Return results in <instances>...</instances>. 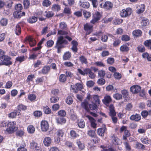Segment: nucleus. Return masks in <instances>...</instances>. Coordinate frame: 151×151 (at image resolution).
<instances>
[{
	"label": "nucleus",
	"instance_id": "338daca9",
	"mask_svg": "<svg viewBox=\"0 0 151 151\" xmlns=\"http://www.w3.org/2000/svg\"><path fill=\"white\" fill-rule=\"evenodd\" d=\"M97 83L100 85H104L105 83V80L104 78H100L98 80Z\"/></svg>",
	"mask_w": 151,
	"mask_h": 151
},
{
	"label": "nucleus",
	"instance_id": "6e6552de",
	"mask_svg": "<svg viewBox=\"0 0 151 151\" xmlns=\"http://www.w3.org/2000/svg\"><path fill=\"white\" fill-rule=\"evenodd\" d=\"M93 25L87 23L84 26L85 30L86 32V35L89 34L92 31Z\"/></svg>",
	"mask_w": 151,
	"mask_h": 151
},
{
	"label": "nucleus",
	"instance_id": "7ed1b4c3",
	"mask_svg": "<svg viewBox=\"0 0 151 151\" xmlns=\"http://www.w3.org/2000/svg\"><path fill=\"white\" fill-rule=\"evenodd\" d=\"M90 95L88 94L86 99H85L83 102L81 103V106L82 108H84L85 110L88 111H89V101H90Z\"/></svg>",
	"mask_w": 151,
	"mask_h": 151
},
{
	"label": "nucleus",
	"instance_id": "5fc2aeb1",
	"mask_svg": "<svg viewBox=\"0 0 151 151\" xmlns=\"http://www.w3.org/2000/svg\"><path fill=\"white\" fill-rule=\"evenodd\" d=\"M105 73L104 71L101 70L98 71V76L101 78H103L105 76Z\"/></svg>",
	"mask_w": 151,
	"mask_h": 151
},
{
	"label": "nucleus",
	"instance_id": "9b49d317",
	"mask_svg": "<svg viewBox=\"0 0 151 151\" xmlns=\"http://www.w3.org/2000/svg\"><path fill=\"white\" fill-rule=\"evenodd\" d=\"M26 42H28L31 47L34 46L36 44V41L34 40L30 36H29L27 37L26 38Z\"/></svg>",
	"mask_w": 151,
	"mask_h": 151
},
{
	"label": "nucleus",
	"instance_id": "0eeeda50",
	"mask_svg": "<svg viewBox=\"0 0 151 151\" xmlns=\"http://www.w3.org/2000/svg\"><path fill=\"white\" fill-rule=\"evenodd\" d=\"M101 17V15L99 12H95L93 15V19L90 22L93 24H94L100 20Z\"/></svg>",
	"mask_w": 151,
	"mask_h": 151
},
{
	"label": "nucleus",
	"instance_id": "37998d69",
	"mask_svg": "<svg viewBox=\"0 0 151 151\" xmlns=\"http://www.w3.org/2000/svg\"><path fill=\"white\" fill-rule=\"evenodd\" d=\"M149 23L148 19L147 18H143L141 21V24L143 26H145Z\"/></svg>",
	"mask_w": 151,
	"mask_h": 151
},
{
	"label": "nucleus",
	"instance_id": "774afa93",
	"mask_svg": "<svg viewBox=\"0 0 151 151\" xmlns=\"http://www.w3.org/2000/svg\"><path fill=\"white\" fill-rule=\"evenodd\" d=\"M144 44L146 46L150 47L151 46V40H149L145 41Z\"/></svg>",
	"mask_w": 151,
	"mask_h": 151
},
{
	"label": "nucleus",
	"instance_id": "4be33fe9",
	"mask_svg": "<svg viewBox=\"0 0 151 151\" xmlns=\"http://www.w3.org/2000/svg\"><path fill=\"white\" fill-rule=\"evenodd\" d=\"M104 8L107 9H110L113 7V4L111 2L106 1L104 3Z\"/></svg>",
	"mask_w": 151,
	"mask_h": 151
},
{
	"label": "nucleus",
	"instance_id": "f8f14e48",
	"mask_svg": "<svg viewBox=\"0 0 151 151\" xmlns=\"http://www.w3.org/2000/svg\"><path fill=\"white\" fill-rule=\"evenodd\" d=\"M52 141V139L50 137H45L44 139L43 143L45 146L48 147L50 145Z\"/></svg>",
	"mask_w": 151,
	"mask_h": 151
},
{
	"label": "nucleus",
	"instance_id": "f3484780",
	"mask_svg": "<svg viewBox=\"0 0 151 151\" xmlns=\"http://www.w3.org/2000/svg\"><path fill=\"white\" fill-rule=\"evenodd\" d=\"M141 117L140 115L136 114L132 115L130 117V119L132 120L138 121L141 119Z\"/></svg>",
	"mask_w": 151,
	"mask_h": 151
},
{
	"label": "nucleus",
	"instance_id": "09e8293b",
	"mask_svg": "<svg viewBox=\"0 0 151 151\" xmlns=\"http://www.w3.org/2000/svg\"><path fill=\"white\" fill-rule=\"evenodd\" d=\"M39 52L38 54L34 52L32 54L30 55L29 56V58L31 59H35L37 57L38 54H40Z\"/></svg>",
	"mask_w": 151,
	"mask_h": 151
},
{
	"label": "nucleus",
	"instance_id": "c85d7f7f",
	"mask_svg": "<svg viewBox=\"0 0 151 151\" xmlns=\"http://www.w3.org/2000/svg\"><path fill=\"white\" fill-rule=\"evenodd\" d=\"M60 6L58 4H54L52 6V9L53 11L58 12L60 10Z\"/></svg>",
	"mask_w": 151,
	"mask_h": 151
},
{
	"label": "nucleus",
	"instance_id": "f704fd0d",
	"mask_svg": "<svg viewBox=\"0 0 151 151\" xmlns=\"http://www.w3.org/2000/svg\"><path fill=\"white\" fill-rule=\"evenodd\" d=\"M58 100L59 98L56 95L52 96V95L51 97L50 98V101L52 103L56 102Z\"/></svg>",
	"mask_w": 151,
	"mask_h": 151
},
{
	"label": "nucleus",
	"instance_id": "9d476101",
	"mask_svg": "<svg viewBox=\"0 0 151 151\" xmlns=\"http://www.w3.org/2000/svg\"><path fill=\"white\" fill-rule=\"evenodd\" d=\"M131 91L134 93H138L141 90V87L138 85H134L130 88Z\"/></svg>",
	"mask_w": 151,
	"mask_h": 151
},
{
	"label": "nucleus",
	"instance_id": "6ab92c4d",
	"mask_svg": "<svg viewBox=\"0 0 151 151\" xmlns=\"http://www.w3.org/2000/svg\"><path fill=\"white\" fill-rule=\"evenodd\" d=\"M18 128L16 127H8L6 129V131L8 133L12 134L17 130Z\"/></svg>",
	"mask_w": 151,
	"mask_h": 151
},
{
	"label": "nucleus",
	"instance_id": "8fccbe9b",
	"mask_svg": "<svg viewBox=\"0 0 151 151\" xmlns=\"http://www.w3.org/2000/svg\"><path fill=\"white\" fill-rule=\"evenodd\" d=\"M22 9V5L20 4H17L15 7V9L16 11L18 12H21V11Z\"/></svg>",
	"mask_w": 151,
	"mask_h": 151
},
{
	"label": "nucleus",
	"instance_id": "a878e982",
	"mask_svg": "<svg viewBox=\"0 0 151 151\" xmlns=\"http://www.w3.org/2000/svg\"><path fill=\"white\" fill-rule=\"evenodd\" d=\"M71 57V54L69 52H65L63 56V59L64 60H69Z\"/></svg>",
	"mask_w": 151,
	"mask_h": 151
},
{
	"label": "nucleus",
	"instance_id": "49530a36",
	"mask_svg": "<svg viewBox=\"0 0 151 151\" xmlns=\"http://www.w3.org/2000/svg\"><path fill=\"white\" fill-rule=\"evenodd\" d=\"M78 127L81 128H84L85 127V124L84 121L83 120H81L78 123Z\"/></svg>",
	"mask_w": 151,
	"mask_h": 151
},
{
	"label": "nucleus",
	"instance_id": "39448f33",
	"mask_svg": "<svg viewBox=\"0 0 151 151\" xmlns=\"http://www.w3.org/2000/svg\"><path fill=\"white\" fill-rule=\"evenodd\" d=\"M40 127L42 131L45 132L47 131L49 128L48 122L45 120L42 121L40 123Z\"/></svg>",
	"mask_w": 151,
	"mask_h": 151
},
{
	"label": "nucleus",
	"instance_id": "72a5a7b5",
	"mask_svg": "<svg viewBox=\"0 0 151 151\" xmlns=\"http://www.w3.org/2000/svg\"><path fill=\"white\" fill-rule=\"evenodd\" d=\"M112 139L113 143L115 145H119L121 143L119 141L118 138L117 137H115L114 135L112 137Z\"/></svg>",
	"mask_w": 151,
	"mask_h": 151
},
{
	"label": "nucleus",
	"instance_id": "20e7f679",
	"mask_svg": "<svg viewBox=\"0 0 151 151\" xmlns=\"http://www.w3.org/2000/svg\"><path fill=\"white\" fill-rule=\"evenodd\" d=\"M132 9L130 8H127L126 9H123L120 12V15L122 17H126L131 15Z\"/></svg>",
	"mask_w": 151,
	"mask_h": 151
},
{
	"label": "nucleus",
	"instance_id": "a18cd8bd",
	"mask_svg": "<svg viewBox=\"0 0 151 151\" xmlns=\"http://www.w3.org/2000/svg\"><path fill=\"white\" fill-rule=\"evenodd\" d=\"M43 110L44 112L46 114H48L51 112V109L47 106H44Z\"/></svg>",
	"mask_w": 151,
	"mask_h": 151
},
{
	"label": "nucleus",
	"instance_id": "dca6fc26",
	"mask_svg": "<svg viewBox=\"0 0 151 151\" xmlns=\"http://www.w3.org/2000/svg\"><path fill=\"white\" fill-rule=\"evenodd\" d=\"M106 130V128L105 126L102 128H100L97 129L98 134L101 136H103L104 135L105 132Z\"/></svg>",
	"mask_w": 151,
	"mask_h": 151
},
{
	"label": "nucleus",
	"instance_id": "cd10ccee",
	"mask_svg": "<svg viewBox=\"0 0 151 151\" xmlns=\"http://www.w3.org/2000/svg\"><path fill=\"white\" fill-rule=\"evenodd\" d=\"M80 5L82 7L85 8H88L90 6V4L88 2H80L79 3Z\"/></svg>",
	"mask_w": 151,
	"mask_h": 151
},
{
	"label": "nucleus",
	"instance_id": "7c9ffc66",
	"mask_svg": "<svg viewBox=\"0 0 151 151\" xmlns=\"http://www.w3.org/2000/svg\"><path fill=\"white\" fill-rule=\"evenodd\" d=\"M64 133V132L63 130L62 129H58L55 133V135L60 137H62Z\"/></svg>",
	"mask_w": 151,
	"mask_h": 151
},
{
	"label": "nucleus",
	"instance_id": "e2e57ef3",
	"mask_svg": "<svg viewBox=\"0 0 151 151\" xmlns=\"http://www.w3.org/2000/svg\"><path fill=\"white\" fill-rule=\"evenodd\" d=\"M16 123L15 122L12 121L9 122L7 124V125L8 127L11 128V127H16Z\"/></svg>",
	"mask_w": 151,
	"mask_h": 151
},
{
	"label": "nucleus",
	"instance_id": "ea45409f",
	"mask_svg": "<svg viewBox=\"0 0 151 151\" xmlns=\"http://www.w3.org/2000/svg\"><path fill=\"white\" fill-rule=\"evenodd\" d=\"M51 4V2L49 0H44L42 3V5L46 7L49 6Z\"/></svg>",
	"mask_w": 151,
	"mask_h": 151
},
{
	"label": "nucleus",
	"instance_id": "423d86ee",
	"mask_svg": "<svg viewBox=\"0 0 151 151\" xmlns=\"http://www.w3.org/2000/svg\"><path fill=\"white\" fill-rule=\"evenodd\" d=\"M71 87L73 91L75 93H77L78 90L81 91L83 88L82 84L80 83H76L75 86L71 85Z\"/></svg>",
	"mask_w": 151,
	"mask_h": 151
},
{
	"label": "nucleus",
	"instance_id": "a211bd4d",
	"mask_svg": "<svg viewBox=\"0 0 151 151\" xmlns=\"http://www.w3.org/2000/svg\"><path fill=\"white\" fill-rule=\"evenodd\" d=\"M141 142L143 143L148 145L151 142V140L147 137H143L141 139Z\"/></svg>",
	"mask_w": 151,
	"mask_h": 151
},
{
	"label": "nucleus",
	"instance_id": "aec40b11",
	"mask_svg": "<svg viewBox=\"0 0 151 151\" xmlns=\"http://www.w3.org/2000/svg\"><path fill=\"white\" fill-rule=\"evenodd\" d=\"M50 68L49 66H45L43 67L41 72V73L43 74H47L50 71Z\"/></svg>",
	"mask_w": 151,
	"mask_h": 151
},
{
	"label": "nucleus",
	"instance_id": "393cba45",
	"mask_svg": "<svg viewBox=\"0 0 151 151\" xmlns=\"http://www.w3.org/2000/svg\"><path fill=\"white\" fill-rule=\"evenodd\" d=\"M24 129L22 128L20 129H18L16 132V135L20 137L23 136L24 134Z\"/></svg>",
	"mask_w": 151,
	"mask_h": 151
},
{
	"label": "nucleus",
	"instance_id": "2eb2a0df",
	"mask_svg": "<svg viewBox=\"0 0 151 151\" xmlns=\"http://www.w3.org/2000/svg\"><path fill=\"white\" fill-rule=\"evenodd\" d=\"M91 70L89 68H85L83 70H82L80 69H78V72L83 75H85V74H89V73L91 72Z\"/></svg>",
	"mask_w": 151,
	"mask_h": 151
},
{
	"label": "nucleus",
	"instance_id": "0e129e2a",
	"mask_svg": "<svg viewBox=\"0 0 151 151\" xmlns=\"http://www.w3.org/2000/svg\"><path fill=\"white\" fill-rule=\"evenodd\" d=\"M0 23L2 26H4L6 25L7 23V19L5 18L2 19L0 21Z\"/></svg>",
	"mask_w": 151,
	"mask_h": 151
},
{
	"label": "nucleus",
	"instance_id": "412c9836",
	"mask_svg": "<svg viewBox=\"0 0 151 151\" xmlns=\"http://www.w3.org/2000/svg\"><path fill=\"white\" fill-rule=\"evenodd\" d=\"M109 115L111 116H115L116 115V112L114 109V107L113 105H110L109 107Z\"/></svg>",
	"mask_w": 151,
	"mask_h": 151
},
{
	"label": "nucleus",
	"instance_id": "58836bf2",
	"mask_svg": "<svg viewBox=\"0 0 151 151\" xmlns=\"http://www.w3.org/2000/svg\"><path fill=\"white\" fill-rule=\"evenodd\" d=\"M120 50L122 52H128L129 50V48L126 45H123L120 47Z\"/></svg>",
	"mask_w": 151,
	"mask_h": 151
},
{
	"label": "nucleus",
	"instance_id": "f257e3e1",
	"mask_svg": "<svg viewBox=\"0 0 151 151\" xmlns=\"http://www.w3.org/2000/svg\"><path fill=\"white\" fill-rule=\"evenodd\" d=\"M67 40L64 39V37L61 36L58 37L55 47L57 49H61L64 47L63 44H67Z\"/></svg>",
	"mask_w": 151,
	"mask_h": 151
},
{
	"label": "nucleus",
	"instance_id": "c9c22d12",
	"mask_svg": "<svg viewBox=\"0 0 151 151\" xmlns=\"http://www.w3.org/2000/svg\"><path fill=\"white\" fill-rule=\"evenodd\" d=\"M70 134L71 138L74 139L78 137V135L74 131L72 130L70 131Z\"/></svg>",
	"mask_w": 151,
	"mask_h": 151
},
{
	"label": "nucleus",
	"instance_id": "13d9d810",
	"mask_svg": "<svg viewBox=\"0 0 151 151\" xmlns=\"http://www.w3.org/2000/svg\"><path fill=\"white\" fill-rule=\"evenodd\" d=\"M83 15L86 18H88L91 16L90 12L86 11H83Z\"/></svg>",
	"mask_w": 151,
	"mask_h": 151
},
{
	"label": "nucleus",
	"instance_id": "4d7b16f0",
	"mask_svg": "<svg viewBox=\"0 0 151 151\" xmlns=\"http://www.w3.org/2000/svg\"><path fill=\"white\" fill-rule=\"evenodd\" d=\"M73 102V99L70 96H68L66 100V103L68 104H71Z\"/></svg>",
	"mask_w": 151,
	"mask_h": 151
},
{
	"label": "nucleus",
	"instance_id": "4468645a",
	"mask_svg": "<svg viewBox=\"0 0 151 151\" xmlns=\"http://www.w3.org/2000/svg\"><path fill=\"white\" fill-rule=\"evenodd\" d=\"M111 101V97L109 96H106L104 97V99L102 100L103 103L106 106H108L109 103Z\"/></svg>",
	"mask_w": 151,
	"mask_h": 151
},
{
	"label": "nucleus",
	"instance_id": "052dcab7",
	"mask_svg": "<svg viewBox=\"0 0 151 151\" xmlns=\"http://www.w3.org/2000/svg\"><path fill=\"white\" fill-rule=\"evenodd\" d=\"M129 37L127 35H124L122 36V41H128L130 40Z\"/></svg>",
	"mask_w": 151,
	"mask_h": 151
},
{
	"label": "nucleus",
	"instance_id": "de8ad7c7",
	"mask_svg": "<svg viewBox=\"0 0 151 151\" xmlns=\"http://www.w3.org/2000/svg\"><path fill=\"white\" fill-rule=\"evenodd\" d=\"M28 98L31 101H35L36 98V96L34 94H30L28 96Z\"/></svg>",
	"mask_w": 151,
	"mask_h": 151
},
{
	"label": "nucleus",
	"instance_id": "bf43d9fd",
	"mask_svg": "<svg viewBox=\"0 0 151 151\" xmlns=\"http://www.w3.org/2000/svg\"><path fill=\"white\" fill-rule=\"evenodd\" d=\"M121 42L120 40L119 39H115L114 41L113 45L115 47L117 46L120 44Z\"/></svg>",
	"mask_w": 151,
	"mask_h": 151
},
{
	"label": "nucleus",
	"instance_id": "69168bd1",
	"mask_svg": "<svg viewBox=\"0 0 151 151\" xmlns=\"http://www.w3.org/2000/svg\"><path fill=\"white\" fill-rule=\"evenodd\" d=\"M79 59L82 63H84L86 64L87 63V59L84 56H81Z\"/></svg>",
	"mask_w": 151,
	"mask_h": 151
},
{
	"label": "nucleus",
	"instance_id": "c756f323",
	"mask_svg": "<svg viewBox=\"0 0 151 151\" xmlns=\"http://www.w3.org/2000/svg\"><path fill=\"white\" fill-rule=\"evenodd\" d=\"M59 28L60 29H65L67 28V24L64 22H62L59 23Z\"/></svg>",
	"mask_w": 151,
	"mask_h": 151
},
{
	"label": "nucleus",
	"instance_id": "1a4fd4ad",
	"mask_svg": "<svg viewBox=\"0 0 151 151\" xmlns=\"http://www.w3.org/2000/svg\"><path fill=\"white\" fill-rule=\"evenodd\" d=\"M90 101L92 103L93 102L98 105L100 104V101L98 96L94 95L92 96L90 95Z\"/></svg>",
	"mask_w": 151,
	"mask_h": 151
},
{
	"label": "nucleus",
	"instance_id": "6e6d98bb",
	"mask_svg": "<svg viewBox=\"0 0 151 151\" xmlns=\"http://www.w3.org/2000/svg\"><path fill=\"white\" fill-rule=\"evenodd\" d=\"M44 80L43 77L37 78L35 81L36 84H39L40 83L43 82Z\"/></svg>",
	"mask_w": 151,
	"mask_h": 151
},
{
	"label": "nucleus",
	"instance_id": "603ef678",
	"mask_svg": "<svg viewBox=\"0 0 151 151\" xmlns=\"http://www.w3.org/2000/svg\"><path fill=\"white\" fill-rule=\"evenodd\" d=\"M23 5L25 8H28L30 4L29 1L28 0H24L23 2Z\"/></svg>",
	"mask_w": 151,
	"mask_h": 151
},
{
	"label": "nucleus",
	"instance_id": "ddd939ff",
	"mask_svg": "<svg viewBox=\"0 0 151 151\" xmlns=\"http://www.w3.org/2000/svg\"><path fill=\"white\" fill-rule=\"evenodd\" d=\"M14 17L16 18H20L23 16L25 15V13L24 12H18L15 11L13 14Z\"/></svg>",
	"mask_w": 151,
	"mask_h": 151
},
{
	"label": "nucleus",
	"instance_id": "b1692460",
	"mask_svg": "<svg viewBox=\"0 0 151 151\" xmlns=\"http://www.w3.org/2000/svg\"><path fill=\"white\" fill-rule=\"evenodd\" d=\"M15 33L17 35H19L21 32V29L20 26L17 24L16 26V28L14 30Z\"/></svg>",
	"mask_w": 151,
	"mask_h": 151
},
{
	"label": "nucleus",
	"instance_id": "5701e85b",
	"mask_svg": "<svg viewBox=\"0 0 151 151\" xmlns=\"http://www.w3.org/2000/svg\"><path fill=\"white\" fill-rule=\"evenodd\" d=\"M92 104H90L89 105V110H93V111H96L97 110V105L95 104L94 103H92Z\"/></svg>",
	"mask_w": 151,
	"mask_h": 151
},
{
	"label": "nucleus",
	"instance_id": "4c0bfd02",
	"mask_svg": "<svg viewBox=\"0 0 151 151\" xmlns=\"http://www.w3.org/2000/svg\"><path fill=\"white\" fill-rule=\"evenodd\" d=\"M145 5L141 4L140 6V8L137 10V13L138 14L142 13L145 11Z\"/></svg>",
	"mask_w": 151,
	"mask_h": 151
},
{
	"label": "nucleus",
	"instance_id": "864d4df0",
	"mask_svg": "<svg viewBox=\"0 0 151 151\" xmlns=\"http://www.w3.org/2000/svg\"><path fill=\"white\" fill-rule=\"evenodd\" d=\"M54 15V14L52 12H45V15L47 18H50L52 17Z\"/></svg>",
	"mask_w": 151,
	"mask_h": 151
},
{
	"label": "nucleus",
	"instance_id": "bb28decb",
	"mask_svg": "<svg viewBox=\"0 0 151 151\" xmlns=\"http://www.w3.org/2000/svg\"><path fill=\"white\" fill-rule=\"evenodd\" d=\"M57 122L58 124H62L66 122L65 119L63 117L58 118L56 119Z\"/></svg>",
	"mask_w": 151,
	"mask_h": 151
},
{
	"label": "nucleus",
	"instance_id": "e433bc0d",
	"mask_svg": "<svg viewBox=\"0 0 151 151\" xmlns=\"http://www.w3.org/2000/svg\"><path fill=\"white\" fill-rule=\"evenodd\" d=\"M77 144L78 146L79 149L82 150L84 148V145L83 143H81L79 140H77Z\"/></svg>",
	"mask_w": 151,
	"mask_h": 151
},
{
	"label": "nucleus",
	"instance_id": "f03ea898",
	"mask_svg": "<svg viewBox=\"0 0 151 151\" xmlns=\"http://www.w3.org/2000/svg\"><path fill=\"white\" fill-rule=\"evenodd\" d=\"M11 57L8 55H5L0 57V60L3 62L4 65L9 66L12 65V62L11 61Z\"/></svg>",
	"mask_w": 151,
	"mask_h": 151
},
{
	"label": "nucleus",
	"instance_id": "c03bdc74",
	"mask_svg": "<svg viewBox=\"0 0 151 151\" xmlns=\"http://www.w3.org/2000/svg\"><path fill=\"white\" fill-rule=\"evenodd\" d=\"M124 145L127 151H129L131 150V146L128 142L126 141L124 142Z\"/></svg>",
	"mask_w": 151,
	"mask_h": 151
},
{
	"label": "nucleus",
	"instance_id": "79ce46f5",
	"mask_svg": "<svg viewBox=\"0 0 151 151\" xmlns=\"http://www.w3.org/2000/svg\"><path fill=\"white\" fill-rule=\"evenodd\" d=\"M133 34L135 36L138 37L141 35L142 32L140 30H136L133 31Z\"/></svg>",
	"mask_w": 151,
	"mask_h": 151
},
{
	"label": "nucleus",
	"instance_id": "2f4dec72",
	"mask_svg": "<svg viewBox=\"0 0 151 151\" xmlns=\"http://www.w3.org/2000/svg\"><path fill=\"white\" fill-rule=\"evenodd\" d=\"M37 20V18L35 17H29L27 19L28 22L30 23H33L36 22Z\"/></svg>",
	"mask_w": 151,
	"mask_h": 151
},
{
	"label": "nucleus",
	"instance_id": "473e14b6",
	"mask_svg": "<svg viewBox=\"0 0 151 151\" xmlns=\"http://www.w3.org/2000/svg\"><path fill=\"white\" fill-rule=\"evenodd\" d=\"M35 129L34 126L32 125L28 126L27 127V131L29 133L32 134L34 132Z\"/></svg>",
	"mask_w": 151,
	"mask_h": 151
},
{
	"label": "nucleus",
	"instance_id": "3c124183",
	"mask_svg": "<svg viewBox=\"0 0 151 151\" xmlns=\"http://www.w3.org/2000/svg\"><path fill=\"white\" fill-rule=\"evenodd\" d=\"M16 60L20 62H22L25 60V57L24 56H18L16 58Z\"/></svg>",
	"mask_w": 151,
	"mask_h": 151
},
{
	"label": "nucleus",
	"instance_id": "680f3d73",
	"mask_svg": "<svg viewBox=\"0 0 151 151\" xmlns=\"http://www.w3.org/2000/svg\"><path fill=\"white\" fill-rule=\"evenodd\" d=\"M88 134L89 136L91 137H94V136H96L95 131L91 130L88 131Z\"/></svg>",
	"mask_w": 151,
	"mask_h": 151
},
{
	"label": "nucleus",
	"instance_id": "a19ab883",
	"mask_svg": "<svg viewBox=\"0 0 151 151\" xmlns=\"http://www.w3.org/2000/svg\"><path fill=\"white\" fill-rule=\"evenodd\" d=\"M66 80V77L65 74H62L60 76L59 81L61 82H64Z\"/></svg>",
	"mask_w": 151,
	"mask_h": 151
}]
</instances>
